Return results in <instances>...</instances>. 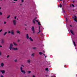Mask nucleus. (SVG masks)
<instances>
[{
  "label": "nucleus",
  "mask_w": 77,
  "mask_h": 77,
  "mask_svg": "<svg viewBox=\"0 0 77 77\" xmlns=\"http://www.w3.org/2000/svg\"><path fill=\"white\" fill-rule=\"evenodd\" d=\"M13 22L14 25L15 26V25H16L17 24V20H13Z\"/></svg>",
  "instance_id": "1"
},
{
  "label": "nucleus",
  "mask_w": 77,
  "mask_h": 77,
  "mask_svg": "<svg viewBox=\"0 0 77 77\" xmlns=\"http://www.w3.org/2000/svg\"><path fill=\"white\" fill-rule=\"evenodd\" d=\"M31 29L33 31V33H35V27H34V26H32Z\"/></svg>",
  "instance_id": "2"
},
{
  "label": "nucleus",
  "mask_w": 77,
  "mask_h": 77,
  "mask_svg": "<svg viewBox=\"0 0 77 77\" xmlns=\"http://www.w3.org/2000/svg\"><path fill=\"white\" fill-rule=\"evenodd\" d=\"M21 72H22V73H23L24 74H26V71L23 70H21Z\"/></svg>",
  "instance_id": "3"
},
{
  "label": "nucleus",
  "mask_w": 77,
  "mask_h": 77,
  "mask_svg": "<svg viewBox=\"0 0 77 77\" xmlns=\"http://www.w3.org/2000/svg\"><path fill=\"white\" fill-rule=\"evenodd\" d=\"M74 20H75V21H76V22H77V20H76V19H77V17L75 16L74 17Z\"/></svg>",
  "instance_id": "4"
},
{
  "label": "nucleus",
  "mask_w": 77,
  "mask_h": 77,
  "mask_svg": "<svg viewBox=\"0 0 77 77\" xmlns=\"http://www.w3.org/2000/svg\"><path fill=\"white\" fill-rule=\"evenodd\" d=\"M37 19V17H36L35 18V19L33 20V23L34 24H35V21H36L35 20Z\"/></svg>",
  "instance_id": "5"
},
{
  "label": "nucleus",
  "mask_w": 77,
  "mask_h": 77,
  "mask_svg": "<svg viewBox=\"0 0 77 77\" xmlns=\"http://www.w3.org/2000/svg\"><path fill=\"white\" fill-rule=\"evenodd\" d=\"M0 72L2 74H4L5 72V70H1Z\"/></svg>",
  "instance_id": "6"
},
{
  "label": "nucleus",
  "mask_w": 77,
  "mask_h": 77,
  "mask_svg": "<svg viewBox=\"0 0 77 77\" xmlns=\"http://www.w3.org/2000/svg\"><path fill=\"white\" fill-rule=\"evenodd\" d=\"M11 33L12 35H14V32L13 30L11 31Z\"/></svg>",
  "instance_id": "7"
},
{
  "label": "nucleus",
  "mask_w": 77,
  "mask_h": 77,
  "mask_svg": "<svg viewBox=\"0 0 77 77\" xmlns=\"http://www.w3.org/2000/svg\"><path fill=\"white\" fill-rule=\"evenodd\" d=\"M70 32L73 35H74V33H73V31H72V30H70Z\"/></svg>",
  "instance_id": "8"
},
{
  "label": "nucleus",
  "mask_w": 77,
  "mask_h": 77,
  "mask_svg": "<svg viewBox=\"0 0 77 77\" xmlns=\"http://www.w3.org/2000/svg\"><path fill=\"white\" fill-rule=\"evenodd\" d=\"M36 21L37 22H38V25H39V26H41V23H40V22H38V20H36Z\"/></svg>",
  "instance_id": "9"
},
{
  "label": "nucleus",
  "mask_w": 77,
  "mask_h": 77,
  "mask_svg": "<svg viewBox=\"0 0 77 77\" xmlns=\"http://www.w3.org/2000/svg\"><path fill=\"white\" fill-rule=\"evenodd\" d=\"M29 34H26V39H29Z\"/></svg>",
  "instance_id": "10"
},
{
  "label": "nucleus",
  "mask_w": 77,
  "mask_h": 77,
  "mask_svg": "<svg viewBox=\"0 0 77 77\" xmlns=\"http://www.w3.org/2000/svg\"><path fill=\"white\" fill-rule=\"evenodd\" d=\"M13 44L14 45H15V46H17V44L15 42H13Z\"/></svg>",
  "instance_id": "11"
},
{
  "label": "nucleus",
  "mask_w": 77,
  "mask_h": 77,
  "mask_svg": "<svg viewBox=\"0 0 77 77\" xmlns=\"http://www.w3.org/2000/svg\"><path fill=\"white\" fill-rule=\"evenodd\" d=\"M13 50H18V48H13Z\"/></svg>",
  "instance_id": "12"
},
{
  "label": "nucleus",
  "mask_w": 77,
  "mask_h": 77,
  "mask_svg": "<svg viewBox=\"0 0 77 77\" xmlns=\"http://www.w3.org/2000/svg\"><path fill=\"white\" fill-rule=\"evenodd\" d=\"M13 48L12 47V46H10L9 49H10V50H12H12L13 49Z\"/></svg>",
  "instance_id": "13"
},
{
  "label": "nucleus",
  "mask_w": 77,
  "mask_h": 77,
  "mask_svg": "<svg viewBox=\"0 0 77 77\" xmlns=\"http://www.w3.org/2000/svg\"><path fill=\"white\" fill-rule=\"evenodd\" d=\"M17 33H19V34H20V31L19 30L17 31Z\"/></svg>",
  "instance_id": "14"
},
{
  "label": "nucleus",
  "mask_w": 77,
  "mask_h": 77,
  "mask_svg": "<svg viewBox=\"0 0 77 77\" xmlns=\"http://www.w3.org/2000/svg\"><path fill=\"white\" fill-rule=\"evenodd\" d=\"M1 66H2V67H3V66H4V63H1Z\"/></svg>",
  "instance_id": "15"
},
{
  "label": "nucleus",
  "mask_w": 77,
  "mask_h": 77,
  "mask_svg": "<svg viewBox=\"0 0 77 77\" xmlns=\"http://www.w3.org/2000/svg\"><path fill=\"white\" fill-rule=\"evenodd\" d=\"M7 33H8V32H5L4 34H3V35L4 36H5V35H6V34H7Z\"/></svg>",
  "instance_id": "16"
},
{
  "label": "nucleus",
  "mask_w": 77,
  "mask_h": 77,
  "mask_svg": "<svg viewBox=\"0 0 77 77\" xmlns=\"http://www.w3.org/2000/svg\"><path fill=\"white\" fill-rule=\"evenodd\" d=\"M13 46H14V45H13V44L12 43H11L10 44V47H13Z\"/></svg>",
  "instance_id": "17"
},
{
  "label": "nucleus",
  "mask_w": 77,
  "mask_h": 77,
  "mask_svg": "<svg viewBox=\"0 0 77 77\" xmlns=\"http://www.w3.org/2000/svg\"><path fill=\"white\" fill-rule=\"evenodd\" d=\"M29 39L31 41H33V40H32V38H31V37H30L29 38Z\"/></svg>",
  "instance_id": "18"
},
{
  "label": "nucleus",
  "mask_w": 77,
  "mask_h": 77,
  "mask_svg": "<svg viewBox=\"0 0 77 77\" xmlns=\"http://www.w3.org/2000/svg\"><path fill=\"white\" fill-rule=\"evenodd\" d=\"M1 42V43H3V42H4V40H2Z\"/></svg>",
  "instance_id": "19"
},
{
  "label": "nucleus",
  "mask_w": 77,
  "mask_h": 77,
  "mask_svg": "<svg viewBox=\"0 0 77 77\" xmlns=\"http://www.w3.org/2000/svg\"><path fill=\"white\" fill-rule=\"evenodd\" d=\"M30 60H27V62L28 63H30Z\"/></svg>",
  "instance_id": "20"
},
{
  "label": "nucleus",
  "mask_w": 77,
  "mask_h": 77,
  "mask_svg": "<svg viewBox=\"0 0 77 77\" xmlns=\"http://www.w3.org/2000/svg\"><path fill=\"white\" fill-rule=\"evenodd\" d=\"M39 32L38 33H39L41 32V29H40V26H39Z\"/></svg>",
  "instance_id": "21"
},
{
  "label": "nucleus",
  "mask_w": 77,
  "mask_h": 77,
  "mask_svg": "<svg viewBox=\"0 0 77 77\" xmlns=\"http://www.w3.org/2000/svg\"><path fill=\"white\" fill-rule=\"evenodd\" d=\"M35 54H31V56L32 57H33V56H34V55Z\"/></svg>",
  "instance_id": "22"
},
{
  "label": "nucleus",
  "mask_w": 77,
  "mask_h": 77,
  "mask_svg": "<svg viewBox=\"0 0 77 77\" xmlns=\"http://www.w3.org/2000/svg\"><path fill=\"white\" fill-rule=\"evenodd\" d=\"M39 54L40 55H41V54H42V52H39Z\"/></svg>",
  "instance_id": "23"
},
{
  "label": "nucleus",
  "mask_w": 77,
  "mask_h": 77,
  "mask_svg": "<svg viewBox=\"0 0 77 77\" xmlns=\"http://www.w3.org/2000/svg\"><path fill=\"white\" fill-rule=\"evenodd\" d=\"M23 70V67H20V71Z\"/></svg>",
  "instance_id": "24"
},
{
  "label": "nucleus",
  "mask_w": 77,
  "mask_h": 77,
  "mask_svg": "<svg viewBox=\"0 0 77 77\" xmlns=\"http://www.w3.org/2000/svg\"><path fill=\"white\" fill-rule=\"evenodd\" d=\"M27 72L28 74H30V73H31V71H28Z\"/></svg>",
  "instance_id": "25"
},
{
  "label": "nucleus",
  "mask_w": 77,
  "mask_h": 77,
  "mask_svg": "<svg viewBox=\"0 0 77 77\" xmlns=\"http://www.w3.org/2000/svg\"><path fill=\"white\" fill-rule=\"evenodd\" d=\"M48 68H46L45 69V71H48Z\"/></svg>",
  "instance_id": "26"
},
{
  "label": "nucleus",
  "mask_w": 77,
  "mask_h": 77,
  "mask_svg": "<svg viewBox=\"0 0 77 77\" xmlns=\"http://www.w3.org/2000/svg\"><path fill=\"white\" fill-rule=\"evenodd\" d=\"M73 44L74 45V46H75V43L74 41H73Z\"/></svg>",
  "instance_id": "27"
},
{
  "label": "nucleus",
  "mask_w": 77,
  "mask_h": 77,
  "mask_svg": "<svg viewBox=\"0 0 77 77\" xmlns=\"http://www.w3.org/2000/svg\"><path fill=\"white\" fill-rule=\"evenodd\" d=\"M9 17H10V15H9L8 16V17H7V18L8 19V18H9Z\"/></svg>",
  "instance_id": "28"
},
{
  "label": "nucleus",
  "mask_w": 77,
  "mask_h": 77,
  "mask_svg": "<svg viewBox=\"0 0 77 77\" xmlns=\"http://www.w3.org/2000/svg\"><path fill=\"white\" fill-rule=\"evenodd\" d=\"M14 18L15 20H16V19H17V16H14Z\"/></svg>",
  "instance_id": "29"
},
{
  "label": "nucleus",
  "mask_w": 77,
  "mask_h": 77,
  "mask_svg": "<svg viewBox=\"0 0 77 77\" xmlns=\"http://www.w3.org/2000/svg\"><path fill=\"white\" fill-rule=\"evenodd\" d=\"M60 8H62V5H60Z\"/></svg>",
  "instance_id": "30"
},
{
  "label": "nucleus",
  "mask_w": 77,
  "mask_h": 77,
  "mask_svg": "<svg viewBox=\"0 0 77 77\" xmlns=\"http://www.w3.org/2000/svg\"><path fill=\"white\" fill-rule=\"evenodd\" d=\"M8 33H11V31H8Z\"/></svg>",
  "instance_id": "31"
},
{
  "label": "nucleus",
  "mask_w": 77,
  "mask_h": 77,
  "mask_svg": "<svg viewBox=\"0 0 77 77\" xmlns=\"http://www.w3.org/2000/svg\"><path fill=\"white\" fill-rule=\"evenodd\" d=\"M14 62H17V59L14 60Z\"/></svg>",
  "instance_id": "32"
},
{
  "label": "nucleus",
  "mask_w": 77,
  "mask_h": 77,
  "mask_svg": "<svg viewBox=\"0 0 77 77\" xmlns=\"http://www.w3.org/2000/svg\"><path fill=\"white\" fill-rule=\"evenodd\" d=\"M71 6H72L73 7H74V5L73 4H72L71 5Z\"/></svg>",
  "instance_id": "33"
},
{
  "label": "nucleus",
  "mask_w": 77,
  "mask_h": 77,
  "mask_svg": "<svg viewBox=\"0 0 77 77\" xmlns=\"http://www.w3.org/2000/svg\"><path fill=\"white\" fill-rule=\"evenodd\" d=\"M6 22L5 21L4 22V23L5 24H6Z\"/></svg>",
  "instance_id": "34"
},
{
  "label": "nucleus",
  "mask_w": 77,
  "mask_h": 77,
  "mask_svg": "<svg viewBox=\"0 0 77 77\" xmlns=\"http://www.w3.org/2000/svg\"><path fill=\"white\" fill-rule=\"evenodd\" d=\"M0 15H2V12H0Z\"/></svg>",
  "instance_id": "35"
},
{
  "label": "nucleus",
  "mask_w": 77,
  "mask_h": 77,
  "mask_svg": "<svg viewBox=\"0 0 77 77\" xmlns=\"http://www.w3.org/2000/svg\"><path fill=\"white\" fill-rule=\"evenodd\" d=\"M2 30H3L2 29L0 30V32H2Z\"/></svg>",
  "instance_id": "36"
},
{
  "label": "nucleus",
  "mask_w": 77,
  "mask_h": 77,
  "mask_svg": "<svg viewBox=\"0 0 77 77\" xmlns=\"http://www.w3.org/2000/svg\"><path fill=\"white\" fill-rule=\"evenodd\" d=\"M2 54V52H1V51H0V56H1Z\"/></svg>",
  "instance_id": "37"
},
{
  "label": "nucleus",
  "mask_w": 77,
  "mask_h": 77,
  "mask_svg": "<svg viewBox=\"0 0 77 77\" xmlns=\"http://www.w3.org/2000/svg\"><path fill=\"white\" fill-rule=\"evenodd\" d=\"M21 1L22 2H24V0H21Z\"/></svg>",
  "instance_id": "38"
},
{
  "label": "nucleus",
  "mask_w": 77,
  "mask_h": 77,
  "mask_svg": "<svg viewBox=\"0 0 77 77\" xmlns=\"http://www.w3.org/2000/svg\"><path fill=\"white\" fill-rule=\"evenodd\" d=\"M1 77H4L3 76V75H1Z\"/></svg>",
  "instance_id": "39"
},
{
  "label": "nucleus",
  "mask_w": 77,
  "mask_h": 77,
  "mask_svg": "<svg viewBox=\"0 0 77 77\" xmlns=\"http://www.w3.org/2000/svg\"><path fill=\"white\" fill-rule=\"evenodd\" d=\"M7 57H9V55H8Z\"/></svg>",
  "instance_id": "40"
},
{
  "label": "nucleus",
  "mask_w": 77,
  "mask_h": 77,
  "mask_svg": "<svg viewBox=\"0 0 77 77\" xmlns=\"http://www.w3.org/2000/svg\"><path fill=\"white\" fill-rule=\"evenodd\" d=\"M20 40H18V42H20Z\"/></svg>",
  "instance_id": "41"
},
{
  "label": "nucleus",
  "mask_w": 77,
  "mask_h": 77,
  "mask_svg": "<svg viewBox=\"0 0 77 77\" xmlns=\"http://www.w3.org/2000/svg\"><path fill=\"white\" fill-rule=\"evenodd\" d=\"M32 77H35V75H33Z\"/></svg>",
  "instance_id": "42"
},
{
  "label": "nucleus",
  "mask_w": 77,
  "mask_h": 77,
  "mask_svg": "<svg viewBox=\"0 0 77 77\" xmlns=\"http://www.w3.org/2000/svg\"><path fill=\"white\" fill-rule=\"evenodd\" d=\"M0 47H2V46L0 45Z\"/></svg>",
  "instance_id": "43"
},
{
  "label": "nucleus",
  "mask_w": 77,
  "mask_h": 77,
  "mask_svg": "<svg viewBox=\"0 0 77 77\" xmlns=\"http://www.w3.org/2000/svg\"><path fill=\"white\" fill-rule=\"evenodd\" d=\"M35 48H33V49H35Z\"/></svg>",
  "instance_id": "44"
},
{
  "label": "nucleus",
  "mask_w": 77,
  "mask_h": 77,
  "mask_svg": "<svg viewBox=\"0 0 77 77\" xmlns=\"http://www.w3.org/2000/svg\"><path fill=\"white\" fill-rule=\"evenodd\" d=\"M22 66H23V67H24V66L23 65H22Z\"/></svg>",
  "instance_id": "45"
},
{
  "label": "nucleus",
  "mask_w": 77,
  "mask_h": 77,
  "mask_svg": "<svg viewBox=\"0 0 77 77\" xmlns=\"http://www.w3.org/2000/svg\"><path fill=\"white\" fill-rule=\"evenodd\" d=\"M14 1H17V0H14Z\"/></svg>",
  "instance_id": "46"
},
{
  "label": "nucleus",
  "mask_w": 77,
  "mask_h": 77,
  "mask_svg": "<svg viewBox=\"0 0 77 77\" xmlns=\"http://www.w3.org/2000/svg\"><path fill=\"white\" fill-rule=\"evenodd\" d=\"M0 9H1V7H0Z\"/></svg>",
  "instance_id": "47"
},
{
  "label": "nucleus",
  "mask_w": 77,
  "mask_h": 77,
  "mask_svg": "<svg viewBox=\"0 0 77 77\" xmlns=\"http://www.w3.org/2000/svg\"><path fill=\"white\" fill-rule=\"evenodd\" d=\"M45 57H46V56H45Z\"/></svg>",
  "instance_id": "48"
},
{
  "label": "nucleus",
  "mask_w": 77,
  "mask_h": 77,
  "mask_svg": "<svg viewBox=\"0 0 77 77\" xmlns=\"http://www.w3.org/2000/svg\"><path fill=\"white\" fill-rule=\"evenodd\" d=\"M17 20H18V18H17Z\"/></svg>",
  "instance_id": "49"
},
{
  "label": "nucleus",
  "mask_w": 77,
  "mask_h": 77,
  "mask_svg": "<svg viewBox=\"0 0 77 77\" xmlns=\"http://www.w3.org/2000/svg\"><path fill=\"white\" fill-rule=\"evenodd\" d=\"M60 0V1H62V0Z\"/></svg>",
  "instance_id": "50"
},
{
  "label": "nucleus",
  "mask_w": 77,
  "mask_h": 77,
  "mask_svg": "<svg viewBox=\"0 0 77 77\" xmlns=\"http://www.w3.org/2000/svg\"><path fill=\"white\" fill-rule=\"evenodd\" d=\"M44 56H45V54H44Z\"/></svg>",
  "instance_id": "51"
},
{
  "label": "nucleus",
  "mask_w": 77,
  "mask_h": 77,
  "mask_svg": "<svg viewBox=\"0 0 77 77\" xmlns=\"http://www.w3.org/2000/svg\"><path fill=\"white\" fill-rule=\"evenodd\" d=\"M43 52H44V51H43Z\"/></svg>",
  "instance_id": "52"
},
{
  "label": "nucleus",
  "mask_w": 77,
  "mask_h": 77,
  "mask_svg": "<svg viewBox=\"0 0 77 77\" xmlns=\"http://www.w3.org/2000/svg\"><path fill=\"white\" fill-rule=\"evenodd\" d=\"M51 77H53V76H52Z\"/></svg>",
  "instance_id": "53"
},
{
  "label": "nucleus",
  "mask_w": 77,
  "mask_h": 77,
  "mask_svg": "<svg viewBox=\"0 0 77 77\" xmlns=\"http://www.w3.org/2000/svg\"><path fill=\"white\" fill-rule=\"evenodd\" d=\"M1 0V1H2V0Z\"/></svg>",
  "instance_id": "54"
}]
</instances>
